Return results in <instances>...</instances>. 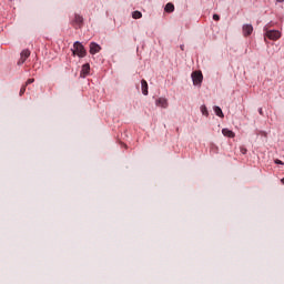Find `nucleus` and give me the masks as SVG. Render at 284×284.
Instances as JSON below:
<instances>
[{
    "label": "nucleus",
    "instance_id": "obj_17",
    "mask_svg": "<svg viewBox=\"0 0 284 284\" xmlns=\"http://www.w3.org/2000/svg\"><path fill=\"white\" fill-rule=\"evenodd\" d=\"M274 163H275V165H284V162L281 161L280 159H275Z\"/></svg>",
    "mask_w": 284,
    "mask_h": 284
},
{
    "label": "nucleus",
    "instance_id": "obj_13",
    "mask_svg": "<svg viewBox=\"0 0 284 284\" xmlns=\"http://www.w3.org/2000/svg\"><path fill=\"white\" fill-rule=\"evenodd\" d=\"M20 57L22 60L27 61L28 58L30 57V51L28 49L22 50Z\"/></svg>",
    "mask_w": 284,
    "mask_h": 284
},
{
    "label": "nucleus",
    "instance_id": "obj_2",
    "mask_svg": "<svg viewBox=\"0 0 284 284\" xmlns=\"http://www.w3.org/2000/svg\"><path fill=\"white\" fill-rule=\"evenodd\" d=\"M270 24H266L264 27V37L267 39H271V41H277V39H281V31L276 29H268Z\"/></svg>",
    "mask_w": 284,
    "mask_h": 284
},
{
    "label": "nucleus",
    "instance_id": "obj_22",
    "mask_svg": "<svg viewBox=\"0 0 284 284\" xmlns=\"http://www.w3.org/2000/svg\"><path fill=\"white\" fill-rule=\"evenodd\" d=\"M258 114H261V116H263V108H258Z\"/></svg>",
    "mask_w": 284,
    "mask_h": 284
},
{
    "label": "nucleus",
    "instance_id": "obj_15",
    "mask_svg": "<svg viewBox=\"0 0 284 284\" xmlns=\"http://www.w3.org/2000/svg\"><path fill=\"white\" fill-rule=\"evenodd\" d=\"M132 17L133 19H141V17H143V13H141V11H133Z\"/></svg>",
    "mask_w": 284,
    "mask_h": 284
},
{
    "label": "nucleus",
    "instance_id": "obj_14",
    "mask_svg": "<svg viewBox=\"0 0 284 284\" xmlns=\"http://www.w3.org/2000/svg\"><path fill=\"white\" fill-rule=\"evenodd\" d=\"M203 116H210V112L207 111V106H205V104H202L200 108Z\"/></svg>",
    "mask_w": 284,
    "mask_h": 284
},
{
    "label": "nucleus",
    "instance_id": "obj_21",
    "mask_svg": "<svg viewBox=\"0 0 284 284\" xmlns=\"http://www.w3.org/2000/svg\"><path fill=\"white\" fill-rule=\"evenodd\" d=\"M241 153H242V154H247V149L242 148V149H241Z\"/></svg>",
    "mask_w": 284,
    "mask_h": 284
},
{
    "label": "nucleus",
    "instance_id": "obj_19",
    "mask_svg": "<svg viewBox=\"0 0 284 284\" xmlns=\"http://www.w3.org/2000/svg\"><path fill=\"white\" fill-rule=\"evenodd\" d=\"M30 83H34V79H28L26 84H24L26 88H27V85H30Z\"/></svg>",
    "mask_w": 284,
    "mask_h": 284
},
{
    "label": "nucleus",
    "instance_id": "obj_12",
    "mask_svg": "<svg viewBox=\"0 0 284 284\" xmlns=\"http://www.w3.org/2000/svg\"><path fill=\"white\" fill-rule=\"evenodd\" d=\"M164 12H168L169 14L174 12V3L168 2L164 7Z\"/></svg>",
    "mask_w": 284,
    "mask_h": 284
},
{
    "label": "nucleus",
    "instance_id": "obj_5",
    "mask_svg": "<svg viewBox=\"0 0 284 284\" xmlns=\"http://www.w3.org/2000/svg\"><path fill=\"white\" fill-rule=\"evenodd\" d=\"M88 74H90V63H84L82 65L81 72H80V77L82 79H85L88 77Z\"/></svg>",
    "mask_w": 284,
    "mask_h": 284
},
{
    "label": "nucleus",
    "instance_id": "obj_3",
    "mask_svg": "<svg viewBox=\"0 0 284 284\" xmlns=\"http://www.w3.org/2000/svg\"><path fill=\"white\" fill-rule=\"evenodd\" d=\"M193 85H201L203 83V73L201 71H193L191 74Z\"/></svg>",
    "mask_w": 284,
    "mask_h": 284
},
{
    "label": "nucleus",
    "instance_id": "obj_1",
    "mask_svg": "<svg viewBox=\"0 0 284 284\" xmlns=\"http://www.w3.org/2000/svg\"><path fill=\"white\" fill-rule=\"evenodd\" d=\"M71 52H72L73 57H79V59H83L88 54L85 47L80 41H75L73 43V48L71 49Z\"/></svg>",
    "mask_w": 284,
    "mask_h": 284
},
{
    "label": "nucleus",
    "instance_id": "obj_24",
    "mask_svg": "<svg viewBox=\"0 0 284 284\" xmlns=\"http://www.w3.org/2000/svg\"><path fill=\"white\" fill-rule=\"evenodd\" d=\"M277 1V3H283L284 2V0H276Z\"/></svg>",
    "mask_w": 284,
    "mask_h": 284
},
{
    "label": "nucleus",
    "instance_id": "obj_10",
    "mask_svg": "<svg viewBox=\"0 0 284 284\" xmlns=\"http://www.w3.org/2000/svg\"><path fill=\"white\" fill-rule=\"evenodd\" d=\"M73 23H77V26H83V16L75 13Z\"/></svg>",
    "mask_w": 284,
    "mask_h": 284
},
{
    "label": "nucleus",
    "instance_id": "obj_8",
    "mask_svg": "<svg viewBox=\"0 0 284 284\" xmlns=\"http://www.w3.org/2000/svg\"><path fill=\"white\" fill-rule=\"evenodd\" d=\"M141 90H142V94L144 97H148L149 94V87H148V81H145L144 79L141 80Z\"/></svg>",
    "mask_w": 284,
    "mask_h": 284
},
{
    "label": "nucleus",
    "instance_id": "obj_7",
    "mask_svg": "<svg viewBox=\"0 0 284 284\" xmlns=\"http://www.w3.org/2000/svg\"><path fill=\"white\" fill-rule=\"evenodd\" d=\"M155 105H159L160 108L166 109L168 105H169L168 99H165V98H159V99L155 101Z\"/></svg>",
    "mask_w": 284,
    "mask_h": 284
},
{
    "label": "nucleus",
    "instance_id": "obj_23",
    "mask_svg": "<svg viewBox=\"0 0 284 284\" xmlns=\"http://www.w3.org/2000/svg\"><path fill=\"white\" fill-rule=\"evenodd\" d=\"M180 49H181V50H185V44H181V45H180Z\"/></svg>",
    "mask_w": 284,
    "mask_h": 284
},
{
    "label": "nucleus",
    "instance_id": "obj_9",
    "mask_svg": "<svg viewBox=\"0 0 284 284\" xmlns=\"http://www.w3.org/2000/svg\"><path fill=\"white\" fill-rule=\"evenodd\" d=\"M213 112L216 116H220V119H223V116H225V114H223V109H221V106L219 105L213 106Z\"/></svg>",
    "mask_w": 284,
    "mask_h": 284
},
{
    "label": "nucleus",
    "instance_id": "obj_11",
    "mask_svg": "<svg viewBox=\"0 0 284 284\" xmlns=\"http://www.w3.org/2000/svg\"><path fill=\"white\" fill-rule=\"evenodd\" d=\"M223 136H227L229 139H234L235 134L230 129H222Z\"/></svg>",
    "mask_w": 284,
    "mask_h": 284
},
{
    "label": "nucleus",
    "instance_id": "obj_4",
    "mask_svg": "<svg viewBox=\"0 0 284 284\" xmlns=\"http://www.w3.org/2000/svg\"><path fill=\"white\" fill-rule=\"evenodd\" d=\"M89 52L90 54H98V52H101V44L91 42Z\"/></svg>",
    "mask_w": 284,
    "mask_h": 284
},
{
    "label": "nucleus",
    "instance_id": "obj_16",
    "mask_svg": "<svg viewBox=\"0 0 284 284\" xmlns=\"http://www.w3.org/2000/svg\"><path fill=\"white\" fill-rule=\"evenodd\" d=\"M213 21H221V16H219V13H214Z\"/></svg>",
    "mask_w": 284,
    "mask_h": 284
},
{
    "label": "nucleus",
    "instance_id": "obj_20",
    "mask_svg": "<svg viewBox=\"0 0 284 284\" xmlns=\"http://www.w3.org/2000/svg\"><path fill=\"white\" fill-rule=\"evenodd\" d=\"M26 63V60L21 59L18 61V65H23Z\"/></svg>",
    "mask_w": 284,
    "mask_h": 284
},
{
    "label": "nucleus",
    "instance_id": "obj_25",
    "mask_svg": "<svg viewBox=\"0 0 284 284\" xmlns=\"http://www.w3.org/2000/svg\"><path fill=\"white\" fill-rule=\"evenodd\" d=\"M281 182L283 183V185H284V178L281 180Z\"/></svg>",
    "mask_w": 284,
    "mask_h": 284
},
{
    "label": "nucleus",
    "instance_id": "obj_18",
    "mask_svg": "<svg viewBox=\"0 0 284 284\" xmlns=\"http://www.w3.org/2000/svg\"><path fill=\"white\" fill-rule=\"evenodd\" d=\"M26 94V85H22L20 89V97H23Z\"/></svg>",
    "mask_w": 284,
    "mask_h": 284
},
{
    "label": "nucleus",
    "instance_id": "obj_6",
    "mask_svg": "<svg viewBox=\"0 0 284 284\" xmlns=\"http://www.w3.org/2000/svg\"><path fill=\"white\" fill-rule=\"evenodd\" d=\"M242 30H243L244 37H250V34H252V32H254V27L252 24H244L242 27Z\"/></svg>",
    "mask_w": 284,
    "mask_h": 284
}]
</instances>
